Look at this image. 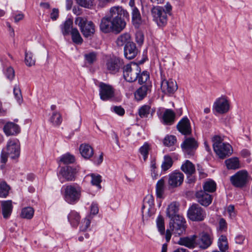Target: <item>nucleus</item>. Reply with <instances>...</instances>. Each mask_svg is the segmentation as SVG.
<instances>
[{"instance_id": "obj_1", "label": "nucleus", "mask_w": 252, "mask_h": 252, "mask_svg": "<svg viewBox=\"0 0 252 252\" xmlns=\"http://www.w3.org/2000/svg\"><path fill=\"white\" fill-rule=\"evenodd\" d=\"M128 18V13L122 7L115 6L109 9V14L101 20L100 31L105 33L114 32H121L126 27V22L124 18Z\"/></svg>"}, {"instance_id": "obj_2", "label": "nucleus", "mask_w": 252, "mask_h": 252, "mask_svg": "<svg viewBox=\"0 0 252 252\" xmlns=\"http://www.w3.org/2000/svg\"><path fill=\"white\" fill-rule=\"evenodd\" d=\"M172 6L169 2H167L163 6H154L151 10L153 21L159 27L166 26L168 21V15H171Z\"/></svg>"}, {"instance_id": "obj_3", "label": "nucleus", "mask_w": 252, "mask_h": 252, "mask_svg": "<svg viewBox=\"0 0 252 252\" xmlns=\"http://www.w3.org/2000/svg\"><path fill=\"white\" fill-rule=\"evenodd\" d=\"M222 141L221 137L218 135L214 136L212 139L214 150L221 158L230 156L232 152L231 146L228 143H223Z\"/></svg>"}, {"instance_id": "obj_4", "label": "nucleus", "mask_w": 252, "mask_h": 252, "mask_svg": "<svg viewBox=\"0 0 252 252\" xmlns=\"http://www.w3.org/2000/svg\"><path fill=\"white\" fill-rule=\"evenodd\" d=\"M63 195L64 200L68 203L73 204L80 199L81 195V188L77 184H72L64 186Z\"/></svg>"}, {"instance_id": "obj_5", "label": "nucleus", "mask_w": 252, "mask_h": 252, "mask_svg": "<svg viewBox=\"0 0 252 252\" xmlns=\"http://www.w3.org/2000/svg\"><path fill=\"white\" fill-rule=\"evenodd\" d=\"M140 72V67L135 63H131L123 67V77L128 82H134L137 80Z\"/></svg>"}, {"instance_id": "obj_6", "label": "nucleus", "mask_w": 252, "mask_h": 252, "mask_svg": "<svg viewBox=\"0 0 252 252\" xmlns=\"http://www.w3.org/2000/svg\"><path fill=\"white\" fill-rule=\"evenodd\" d=\"M75 23L80 27L84 37H89L94 34L95 26L92 21H88L85 18L78 17L75 20Z\"/></svg>"}, {"instance_id": "obj_7", "label": "nucleus", "mask_w": 252, "mask_h": 252, "mask_svg": "<svg viewBox=\"0 0 252 252\" xmlns=\"http://www.w3.org/2000/svg\"><path fill=\"white\" fill-rule=\"evenodd\" d=\"M252 180V178L248 172L244 170L237 172L230 177L231 183L234 186L237 188L244 187Z\"/></svg>"}, {"instance_id": "obj_8", "label": "nucleus", "mask_w": 252, "mask_h": 252, "mask_svg": "<svg viewBox=\"0 0 252 252\" xmlns=\"http://www.w3.org/2000/svg\"><path fill=\"white\" fill-rule=\"evenodd\" d=\"M189 218L193 221H202L206 217V212L198 204H194L188 211Z\"/></svg>"}, {"instance_id": "obj_9", "label": "nucleus", "mask_w": 252, "mask_h": 252, "mask_svg": "<svg viewBox=\"0 0 252 252\" xmlns=\"http://www.w3.org/2000/svg\"><path fill=\"white\" fill-rule=\"evenodd\" d=\"M5 150L9 157L14 159L18 158L20 155V144L17 139H11L8 141Z\"/></svg>"}, {"instance_id": "obj_10", "label": "nucleus", "mask_w": 252, "mask_h": 252, "mask_svg": "<svg viewBox=\"0 0 252 252\" xmlns=\"http://www.w3.org/2000/svg\"><path fill=\"white\" fill-rule=\"evenodd\" d=\"M181 146L184 154L189 157L194 155L198 143L195 138L188 137L185 138Z\"/></svg>"}, {"instance_id": "obj_11", "label": "nucleus", "mask_w": 252, "mask_h": 252, "mask_svg": "<svg viewBox=\"0 0 252 252\" xmlns=\"http://www.w3.org/2000/svg\"><path fill=\"white\" fill-rule=\"evenodd\" d=\"M185 220L182 216H177L175 219L170 220V229L174 234L180 235L185 232Z\"/></svg>"}, {"instance_id": "obj_12", "label": "nucleus", "mask_w": 252, "mask_h": 252, "mask_svg": "<svg viewBox=\"0 0 252 252\" xmlns=\"http://www.w3.org/2000/svg\"><path fill=\"white\" fill-rule=\"evenodd\" d=\"M123 60L116 57L108 58L106 62V67L110 73L115 74L124 67Z\"/></svg>"}, {"instance_id": "obj_13", "label": "nucleus", "mask_w": 252, "mask_h": 252, "mask_svg": "<svg viewBox=\"0 0 252 252\" xmlns=\"http://www.w3.org/2000/svg\"><path fill=\"white\" fill-rule=\"evenodd\" d=\"M100 98L103 101L112 99L114 96L115 90L110 85L101 82L99 85Z\"/></svg>"}, {"instance_id": "obj_14", "label": "nucleus", "mask_w": 252, "mask_h": 252, "mask_svg": "<svg viewBox=\"0 0 252 252\" xmlns=\"http://www.w3.org/2000/svg\"><path fill=\"white\" fill-rule=\"evenodd\" d=\"M141 212L143 217L147 214L150 217L154 214V199L152 195H147L144 198Z\"/></svg>"}, {"instance_id": "obj_15", "label": "nucleus", "mask_w": 252, "mask_h": 252, "mask_svg": "<svg viewBox=\"0 0 252 252\" xmlns=\"http://www.w3.org/2000/svg\"><path fill=\"white\" fill-rule=\"evenodd\" d=\"M213 110L219 114H224L229 109V103L225 96H221L216 99L213 106Z\"/></svg>"}, {"instance_id": "obj_16", "label": "nucleus", "mask_w": 252, "mask_h": 252, "mask_svg": "<svg viewBox=\"0 0 252 252\" xmlns=\"http://www.w3.org/2000/svg\"><path fill=\"white\" fill-rule=\"evenodd\" d=\"M214 236L212 231L209 229L203 231L200 234L199 241V247L202 249H206L209 247L213 243Z\"/></svg>"}, {"instance_id": "obj_17", "label": "nucleus", "mask_w": 252, "mask_h": 252, "mask_svg": "<svg viewBox=\"0 0 252 252\" xmlns=\"http://www.w3.org/2000/svg\"><path fill=\"white\" fill-rule=\"evenodd\" d=\"M176 82L172 79L163 80L161 83V89L165 94H172L177 90Z\"/></svg>"}, {"instance_id": "obj_18", "label": "nucleus", "mask_w": 252, "mask_h": 252, "mask_svg": "<svg viewBox=\"0 0 252 252\" xmlns=\"http://www.w3.org/2000/svg\"><path fill=\"white\" fill-rule=\"evenodd\" d=\"M184 176L181 172H173L169 175L168 184L172 188L180 186L184 180Z\"/></svg>"}, {"instance_id": "obj_19", "label": "nucleus", "mask_w": 252, "mask_h": 252, "mask_svg": "<svg viewBox=\"0 0 252 252\" xmlns=\"http://www.w3.org/2000/svg\"><path fill=\"white\" fill-rule=\"evenodd\" d=\"M178 130L183 134L189 135L191 133V128L189 119L185 117L183 118L177 125Z\"/></svg>"}, {"instance_id": "obj_20", "label": "nucleus", "mask_w": 252, "mask_h": 252, "mask_svg": "<svg viewBox=\"0 0 252 252\" xmlns=\"http://www.w3.org/2000/svg\"><path fill=\"white\" fill-rule=\"evenodd\" d=\"M198 202L204 206H209L212 202V198L210 194L204 190H199L196 193Z\"/></svg>"}, {"instance_id": "obj_21", "label": "nucleus", "mask_w": 252, "mask_h": 252, "mask_svg": "<svg viewBox=\"0 0 252 252\" xmlns=\"http://www.w3.org/2000/svg\"><path fill=\"white\" fill-rule=\"evenodd\" d=\"M175 119V112L171 109H167L163 113L161 122L164 125L170 126L174 123Z\"/></svg>"}, {"instance_id": "obj_22", "label": "nucleus", "mask_w": 252, "mask_h": 252, "mask_svg": "<svg viewBox=\"0 0 252 252\" xmlns=\"http://www.w3.org/2000/svg\"><path fill=\"white\" fill-rule=\"evenodd\" d=\"M196 235H193L189 237H181L178 242L180 245L184 246L189 249H193L196 245Z\"/></svg>"}, {"instance_id": "obj_23", "label": "nucleus", "mask_w": 252, "mask_h": 252, "mask_svg": "<svg viewBox=\"0 0 252 252\" xmlns=\"http://www.w3.org/2000/svg\"><path fill=\"white\" fill-rule=\"evenodd\" d=\"M76 173V169L71 166L63 167L60 171L61 174L67 181L74 180Z\"/></svg>"}, {"instance_id": "obj_24", "label": "nucleus", "mask_w": 252, "mask_h": 252, "mask_svg": "<svg viewBox=\"0 0 252 252\" xmlns=\"http://www.w3.org/2000/svg\"><path fill=\"white\" fill-rule=\"evenodd\" d=\"M138 52L135 44L132 42L125 46L124 55L125 57L129 60H131L135 57Z\"/></svg>"}, {"instance_id": "obj_25", "label": "nucleus", "mask_w": 252, "mask_h": 252, "mask_svg": "<svg viewBox=\"0 0 252 252\" xmlns=\"http://www.w3.org/2000/svg\"><path fill=\"white\" fill-rule=\"evenodd\" d=\"M3 130L6 135H14L20 132V128L18 125L12 122H9L4 126Z\"/></svg>"}, {"instance_id": "obj_26", "label": "nucleus", "mask_w": 252, "mask_h": 252, "mask_svg": "<svg viewBox=\"0 0 252 252\" xmlns=\"http://www.w3.org/2000/svg\"><path fill=\"white\" fill-rule=\"evenodd\" d=\"M151 87L150 85L146 84L138 88L134 93L135 99L138 101L142 100L150 91Z\"/></svg>"}, {"instance_id": "obj_27", "label": "nucleus", "mask_w": 252, "mask_h": 252, "mask_svg": "<svg viewBox=\"0 0 252 252\" xmlns=\"http://www.w3.org/2000/svg\"><path fill=\"white\" fill-rule=\"evenodd\" d=\"M2 214L4 219H8L12 213L13 206L11 200L3 201L1 203Z\"/></svg>"}, {"instance_id": "obj_28", "label": "nucleus", "mask_w": 252, "mask_h": 252, "mask_svg": "<svg viewBox=\"0 0 252 252\" xmlns=\"http://www.w3.org/2000/svg\"><path fill=\"white\" fill-rule=\"evenodd\" d=\"M179 205L176 202H172L168 205L166 210V215L171 220L175 219L176 217L181 216L178 214Z\"/></svg>"}, {"instance_id": "obj_29", "label": "nucleus", "mask_w": 252, "mask_h": 252, "mask_svg": "<svg viewBox=\"0 0 252 252\" xmlns=\"http://www.w3.org/2000/svg\"><path fill=\"white\" fill-rule=\"evenodd\" d=\"M79 151L82 156L86 159L90 158L94 154L93 148L87 144H81L80 146Z\"/></svg>"}, {"instance_id": "obj_30", "label": "nucleus", "mask_w": 252, "mask_h": 252, "mask_svg": "<svg viewBox=\"0 0 252 252\" xmlns=\"http://www.w3.org/2000/svg\"><path fill=\"white\" fill-rule=\"evenodd\" d=\"M132 42L129 33L126 32L119 35L116 39V43L118 46L122 47Z\"/></svg>"}, {"instance_id": "obj_31", "label": "nucleus", "mask_w": 252, "mask_h": 252, "mask_svg": "<svg viewBox=\"0 0 252 252\" xmlns=\"http://www.w3.org/2000/svg\"><path fill=\"white\" fill-rule=\"evenodd\" d=\"M218 246L220 252L214 251L212 252H227L228 249V243L227 239L225 235H221L218 241Z\"/></svg>"}, {"instance_id": "obj_32", "label": "nucleus", "mask_w": 252, "mask_h": 252, "mask_svg": "<svg viewBox=\"0 0 252 252\" xmlns=\"http://www.w3.org/2000/svg\"><path fill=\"white\" fill-rule=\"evenodd\" d=\"M72 20L68 18L61 25L60 27L62 30V32L63 35H67L70 33L72 29Z\"/></svg>"}, {"instance_id": "obj_33", "label": "nucleus", "mask_w": 252, "mask_h": 252, "mask_svg": "<svg viewBox=\"0 0 252 252\" xmlns=\"http://www.w3.org/2000/svg\"><path fill=\"white\" fill-rule=\"evenodd\" d=\"M182 170L187 175H192L195 172V167L194 165L189 160L183 164L181 166Z\"/></svg>"}, {"instance_id": "obj_34", "label": "nucleus", "mask_w": 252, "mask_h": 252, "mask_svg": "<svg viewBox=\"0 0 252 252\" xmlns=\"http://www.w3.org/2000/svg\"><path fill=\"white\" fill-rule=\"evenodd\" d=\"M79 214L75 211H72L68 216V220L71 224L73 226H76L80 221Z\"/></svg>"}, {"instance_id": "obj_35", "label": "nucleus", "mask_w": 252, "mask_h": 252, "mask_svg": "<svg viewBox=\"0 0 252 252\" xmlns=\"http://www.w3.org/2000/svg\"><path fill=\"white\" fill-rule=\"evenodd\" d=\"M227 168L229 169H236L239 168V161L237 158H230L225 161Z\"/></svg>"}, {"instance_id": "obj_36", "label": "nucleus", "mask_w": 252, "mask_h": 252, "mask_svg": "<svg viewBox=\"0 0 252 252\" xmlns=\"http://www.w3.org/2000/svg\"><path fill=\"white\" fill-rule=\"evenodd\" d=\"M132 20L133 24L137 26L141 22V17L139 10L136 7H133L132 9Z\"/></svg>"}, {"instance_id": "obj_37", "label": "nucleus", "mask_w": 252, "mask_h": 252, "mask_svg": "<svg viewBox=\"0 0 252 252\" xmlns=\"http://www.w3.org/2000/svg\"><path fill=\"white\" fill-rule=\"evenodd\" d=\"M73 42L77 44H80L83 42V39L76 28H72L70 32Z\"/></svg>"}, {"instance_id": "obj_38", "label": "nucleus", "mask_w": 252, "mask_h": 252, "mask_svg": "<svg viewBox=\"0 0 252 252\" xmlns=\"http://www.w3.org/2000/svg\"><path fill=\"white\" fill-rule=\"evenodd\" d=\"M49 121L54 126H59L62 122V116L59 112H54L53 113Z\"/></svg>"}, {"instance_id": "obj_39", "label": "nucleus", "mask_w": 252, "mask_h": 252, "mask_svg": "<svg viewBox=\"0 0 252 252\" xmlns=\"http://www.w3.org/2000/svg\"><path fill=\"white\" fill-rule=\"evenodd\" d=\"M10 189V187L4 181L0 182V197L5 198L8 194Z\"/></svg>"}, {"instance_id": "obj_40", "label": "nucleus", "mask_w": 252, "mask_h": 252, "mask_svg": "<svg viewBox=\"0 0 252 252\" xmlns=\"http://www.w3.org/2000/svg\"><path fill=\"white\" fill-rule=\"evenodd\" d=\"M203 189L206 192H214L216 189V183L212 180L207 181L203 185Z\"/></svg>"}, {"instance_id": "obj_41", "label": "nucleus", "mask_w": 252, "mask_h": 252, "mask_svg": "<svg viewBox=\"0 0 252 252\" xmlns=\"http://www.w3.org/2000/svg\"><path fill=\"white\" fill-rule=\"evenodd\" d=\"M173 165V160L168 155L164 156L161 167L162 170L166 171L168 170Z\"/></svg>"}, {"instance_id": "obj_42", "label": "nucleus", "mask_w": 252, "mask_h": 252, "mask_svg": "<svg viewBox=\"0 0 252 252\" xmlns=\"http://www.w3.org/2000/svg\"><path fill=\"white\" fill-rule=\"evenodd\" d=\"M164 190V181L163 178L158 181L156 185V194L158 197H162Z\"/></svg>"}, {"instance_id": "obj_43", "label": "nucleus", "mask_w": 252, "mask_h": 252, "mask_svg": "<svg viewBox=\"0 0 252 252\" xmlns=\"http://www.w3.org/2000/svg\"><path fill=\"white\" fill-rule=\"evenodd\" d=\"M34 214V210L32 207H28L23 208L21 213L22 218L27 219H31Z\"/></svg>"}, {"instance_id": "obj_44", "label": "nucleus", "mask_w": 252, "mask_h": 252, "mask_svg": "<svg viewBox=\"0 0 252 252\" xmlns=\"http://www.w3.org/2000/svg\"><path fill=\"white\" fill-rule=\"evenodd\" d=\"M157 226L160 234L162 235L165 234L164 220L163 218L159 215L156 220Z\"/></svg>"}, {"instance_id": "obj_45", "label": "nucleus", "mask_w": 252, "mask_h": 252, "mask_svg": "<svg viewBox=\"0 0 252 252\" xmlns=\"http://www.w3.org/2000/svg\"><path fill=\"white\" fill-rule=\"evenodd\" d=\"M25 62L28 66H32L35 64V60L33 58V54L31 52L25 51Z\"/></svg>"}, {"instance_id": "obj_46", "label": "nucleus", "mask_w": 252, "mask_h": 252, "mask_svg": "<svg viewBox=\"0 0 252 252\" xmlns=\"http://www.w3.org/2000/svg\"><path fill=\"white\" fill-rule=\"evenodd\" d=\"M151 112V107L148 105H144L141 106L139 110V116L142 118H147Z\"/></svg>"}, {"instance_id": "obj_47", "label": "nucleus", "mask_w": 252, "mask_h": 252, "mask_svg": "<svg viewBox=\"0 0 252 252\" xmlns=\"http://www.w3.org/2000/svg\"><path fill=\"white\" fill-rule=\"evenodd\" d=\"M150 79L149 73L147 71H144L142 73H140L138 75L137 80L140 84L147 83V82Z\"/></svg>"}, {"instance_id": "obj_48", "label": "nucleus", "mask_w": 252, "mask_h": 252, "mask_svg": "<svg viewBox=\"0 0 252 252\" xmlns=\"http://www.w3.org/2000/svg\"><path fill=\"white\" fill-rule=\"evenodd\" d=\"M3 71L6 78L10 81H11L14 79L15 77V71L12 67H7L3 69Z\"/></svg>"}, {"instance_id": "obj_49", "label": "nucleus", "mask_w": 252, "mask_h": 252, "mask_svg": "<svg viewBox=\"0 0 252 252\" xmlns=\"http://www.w3.org/2000/svg\"><path fill=\"white\" fill-rule=\"evenodd\" d=\"M149 150V145L147 143H145V144L141 146L139 150L140 153L143 156L144 161H146L148 158Z\"/></svg>"}, {"instance_id": "obj_50", "label": "nucleus", "mask_w": 252, "mask_h": 252, "mask_svg": "<svg viewBox=\"0 0 252 252\" xmlns=\"http://www.w3.org/2000/svg\"><path fill=\"white\" fill-rule=\"evenodd\" d=\"M60 161L64 164L72 163L75 161V158L73 155L66 154L61 157Z\"/></svg>"}, {"instance_id": "obj_51", "label": "nucleus", "mask_w": 252, "mask_h": 252, "mask_svg": "<svg viewBox=\"0 0 252 252\" xmlns=\"http://www.w3.org/2000/svg\"><path fill=\"white\" fill-rule=\"evenodd\" d=\"M91 183L92 185L96 186L98 189L101 188L100 183L101 182V177L99 175L92 174Z\"/></svg>"}, {"instance_id": "obj_52", "label": "nucleus", "mask_w": 252, "mask_h": 252, "mask_svg": "<svg viewBox=\"0 0 252 252\" xmlns=\"http://www.w3.org/2000/svg\"><path fill=\"white\" fill-rule=\"evenodd\" d=\"M13 94L17 101L20 104L23 101V97L21 90L18 85H15L13 88Z\"/></svg>"}, {"instance_id": "obj_53", "label": "nucleus", "mask_w": 252, "mask_h": 252, "mask_svg": "<svg viewBox=\"0 0 252 252\" xmlns=\"http://www.w3.org/2000/svg\"><path fill=\"white\" fill-rule=\"evenodd\" d=\"M176 142V138L173 135H167L165 137L163 140V144L167 147L173 145Z\"/></svg>"}, {"instance_id": "obj_54", "label": "nucleus", "mask_w": 252, "mask_h": 252, "mask_svg": "<svg viewBox=\"0 0 252 252\" xmlns=\"http://www.w3.org/2000/svg\"><path fill=\"white\" fill-rule=\"evenodd\" d=\"M77 3L80 6L90 8L93 5L94 0H76Z\"/></svg>"}, {"instance_id": "obj_55", "label": "nucleus", "mask_w": 252, "mask_h": 252, "mask_svg": "<svg viewBox=\"0 0 252 252\" xmlns=\"http://www.w3.org/2000/svg\"><path fill=\"white\" fill-rule=\"evenodd\" d=\"M96 55L94 52H91L85 55L86 61L90 63H93L96 60Z\"/></svg>"}, {"instance_id": "obj_56", "label": "nucleus", "mask_w": 252, "mask_h": 252, "mask_svg": "<svg viewBox=\"0 0 252 252\" xmlns=\"http://www.w3.org/2000/svg\"><path fill=\"white\" fill-rule=\"evenodd\" d=\"M90 223L91 220L90 219L86 218L82 222V224L80 226V230L82 231H85L89 227Z\"/></svg>"}, {"instance_id": "obj_57", "label": "nucleus", "mask_w": 252, "mask_h": 252, "mask_svg": "<svg viewBox=\"0 0 252 252\" xmlns=\"http://www.w3.org/2000/svg\"><path fill=\"white\" fill-rule=\"evenodd\" d=\"M112 111L120 116H123L125 114V110L121 106H114L111 108Z\"/></svg>"}, {"instance_id": "obj_58", "label": "nucleus", "mask_w": 252, "mask_h": 252, "mask_svg": "<svg viewBox=\"0 0 252 252\" xmlns=\"http://www.w3.org/2000/svg\"><path fill=\"white\" fill-rule=\"evenodd\" d=\"M219 230L221 231H226L227 230V223L223 218L220 219L219 221Z\"/></svg>"}, {"instance_id": "obj_59", "label": "nucleus", "mask_w": 252, "mask_h": 252, "mask_svg": "<svg viewBox=\"0 0 252 252\" xmlns=\"http://www.w3.org/2000/svg\"><path fill=\"white\" fill-rule=\"evenodd\" d=\"M135 39L136 42L139 45H141L144 40V35L143 34L140 32H137L135 34Z\"/></svg>"}, {"instance_id": "obj_60", "label": "nucleus", "mask_w": 252, "mask_h": 252, "mask_svg": "<svg viewBox=\"0 0 252 252\" xmlns=\"http://www.w3.org/2000/svg\"><path fill=\"white\" fill-rule=\"evenodd\" d=\"M98 212V205L93 202L91 206L90 213L94 215H96Z\"/></svg>"}, {"instance_id": "obj_61", "label": "nucleus", "mask_w": 252, "mask_h": 252, "mask_svg": "<svg viewBox=\"0 0 252 252\" xmlns=\"http://www.w3.org/2000/svg\"><path fill=\"white\" fill-rule=\"evenodd\" d=\"M8 157H9V156L8 154H7V152L5 149H3L1 152L0 156L1 162L5 163L7 160Z\"/></svg>"}, {"instance_id": "obj_62", "label": "nucleus", "mask_w": 252, "mask_h": 252, "mask_svg": "<svg viewBox=\"0 0 252 252\" xmlns=\"http://www.w3.org/2000/svg\"><path fill=\"white\" fill-rule=\"evenodd\" d=\"M59 17V10L56 8H54L50 14V18L53 20H56Z\"/></svg>"}, {"instance_id": "obj_63", "label": "nucleus", "mask_w": 252, "mask_h": 252, "mask_svg": "<svg viewBox=\"0 0 252 252\" xmlns=\"http://www.w3.org/2000/svg\"><path fill=\"white\" fill-rule=\"evenodd\" d=\"M245 240V237L242 235H238L235 238V242L238 244H243Z\"/></svg>"}, {"instance_id": "obj_64", "label": "nucleus", "mask_w": 252, "mask_h": 252, "mask_svg": "<svg viewBox=\"0 0 252 252\" xmlns=\"http://www.w3.org/2000/svg\"><path fill=\"white\" fill-rule=\"evenodd\" d=\"M227 211L231 217H234L235 216L234 206L233 205H229L227 208Z\"/></svg>"}]
</instances>
